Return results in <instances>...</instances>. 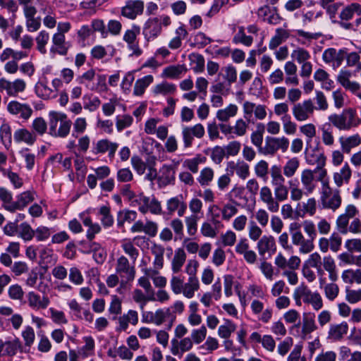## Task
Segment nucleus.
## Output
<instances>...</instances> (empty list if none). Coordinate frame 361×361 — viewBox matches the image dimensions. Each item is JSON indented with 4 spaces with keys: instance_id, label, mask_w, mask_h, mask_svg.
Listing matches in <instances>:
<instances>
[{
    "instance_id": "nucleus-11",
    "label": "nucleus",
    "mask_w": 361,
    "mask_h": 361,
    "mask_svg": "<svg viewBox=\"0 0 361 361\" xmlns=\"http://www.w3.org/2000/svg\"><path fill=\"white\" fill-rule=\"evenodd\" d=\"M358 214V210L353 204H348L343 214H340L336 221L338 231L342 234L348 232V226L350 219H353Z\"/></svg>"
},
{
    "instance_id": "nucleus-25",
    "label": "nucleus",
    "mask_w": 361,
    "mask_h": 361,
    "mask_svg": "<svg viewBox=\"0 0 361 361\" xmlns=\"http://www.w3.org/2000/svg\"><path fill=\"white\" fill-rule=\"evenodd\" d=\"M319 288L323 290L325 298L330 302L334 301L339 295L340 288L335 283L331 281L326 283V279L323 276L319 278Z\"/></svg>"
},
{
    "instance_id": "nucleus-13",
    "label": "nucleus",
    "mask_w": 361,
    "mask_h": 361,
    "mask_svg": "<svg viewBox=\"0 0 361 361\" xmlns=\"http://www.w3.org/2000/svg\"><path fill=\"white\" fill-rule=\"evenodd\" d=\"M305 159L308 164H317L319 167L326 165V157L319 151L318 147H312L310 143L306 144Z\"/></svg>"
},
{
    "instance_id": "nucleus-4",
    "label": "nucleus",
    "mask_w": 361,
    "mask_h": 361,
    "mask_svg": "<svg viewBox=\"0 0 361 361\" xmlns=\"http://www.w3.org/2000/svg\"><path fill=\"white\" fill-rule=\"evenodd\" d=\"M320 202L324 209L336 212L342 204L341 192L338 189H334L329 183H324L321 188Z\"/></svg>"
},
{
    "instance_id": "nucleus-58",
    "label": "nucleus",
    "mask_w": 361,
    "mask_h": 361,
    "mask_svg": "<svg viewBox=\"0 0 361 361\" xmlns=\"http://www.w3.org/2000/svg\"><path fill=\"white\" fill-rule=\"evenodd\" d=\"M186 71L187 69L184 65L169 66L164 69L162 75L169 78H178Z\"/></svg>"
},
{
    "instance_id": "nucleus-35",
    "label": "nucleus",
    "mask_w": 361,
    "mask_h": 361,
    "mask_svg": "<svg viewBox=\"0 0 361 361\" xmlns=\"http://www.w3.org/2000/svg\"><path fill=\"white\" fill-rule=\"evenodd\" d=\"M355 15L361 16V4L357 2H353L344 6L339 14V18L341 20L348 21Z\"/></svg>"
},
{
    "instance_id": "nucleus-15",
    "label": "nucleus",
    "mask_w": 361,
    "mask_h": 361,
    "mask_svg": "<svg viewBox=\"0 0 361 361\" xmlns=\"http://www.w3.org/2000/svg\"><path fill=\"white\" fill-rule=\"evenodd\" d=\"M145 4L141 0H128L121 8V15L128 19L134 20L142 14Z\"/></svg>"
},
{
    "instance_id": "nucleus-48",
    "label": "nucleus",
    "mask_w": 361,
    "mask_h": 361,
    "mask_svg": "<svg viewBox=\"0 0 361 361\" xmlns=\"http://www.w3.org/2000/svg\"><path fill=\"white\" fill-rule=\"evenodd\" d=\"M336 0H319L320 6L326 11L330 18L336 17L338 11L342 5L341 2H336Z\"/></svg>"
},
{
    "instance_id": "nucleus-3",
    "label": "nucleus",
    "mask_w": 361,
    "mask_h": 361,
    "mask_svg": "<svg viewBox=\"0 0 361 361\" xmlns=\"http://www.w3.org/2000/svg\"><path fill=\"white\" fill-rule=\"evenodd\" d=\"M291 241L293 245L299 247V252L306 255L310 253L314 248L312 240L306 239L301 231V224L293 221L288 226Z\"/></svg>"
},
{
    "instance_id": "nucleus-1",
    "label": "nucleus",
    "mask_w": 361,
    "mask_h": 361,
    "mask_svg": "<svg viewBox=\"0 0 361 361\" xmlns=\"http://www.w3.org/2000/svg\"><path fill=\"white\" fill-rule=\"evenodd\" d=\"M329 121L338 130H350L361 124V118L354 108H346L341 114H332L328 117Z\"/></svg>"
},
{
    "instance_id": "nucleus-53",
    "label": "nucleus",
    "mask_w": 361,
    "mask_h": 361,
    "mask_svg": "<svg viewBox=\"0 0 361 361\" xmlns=\"http://www.w3.org/2000/svg\"><path fill=\"white\" fill-rule=\"evenodd\" d=\"M37 10L24 13L26 19V27L29 32H35L41 26L40 18H36Z\"/></svg>"
},
{
    "instance_id": "nucleus-5",
    "label": "nucleus",
    "mask_w": 361,
    "mask_h": 361,
    "mask_svg": "<svg viewBox=\"0 0 361 361\" xmlns=\"http://www.w3.org/2000/svg\"><path fill=\"white\" fill-rule=\"evenodd\" d=\"M289 140L285 136L281 137H267L265 140V145L262 148L261 152L264 155H274L279 150L283 153L286 152L289 147Z\"/></svg>"
},
{
    "instance_id": "nucleus-38",
    "label": "nucleus",
    "mask_w": 361,
    "mask_h": 361,
    "mask_svg": "<svg viewBox=\"0 0 361 361\" xmlns=\"http://www.w3.org/2000/svg\"><path fill=\"white\" fill-rule=\"evenodd\" d=\"M313 292L305 284H300L293 292V298L296 305H301L302 300L305 303Z\"/></svg>"
},
{
    "instance_id": "nucleus-40",
    "label": "nucleus",
    "mask_w": 361,
    "mask_h": 361,
    "mask_svg": "<svg viewBox=\"0 0 361 361\" xmlns=\"http://www.w3.org/2000/svg\"><path fill=\"white\" fill-rule=\"evenodd\" d=\"M154 78L151 75H147L142 78L137 79L134 85L133 94L137 97L142 96L145 90L153 82Z\"/></svg>"
},
{
    "instance_id": "nucleus-60",
    "label": "nucleus",
    "mask_w": 361,
    "mask_h": 361,
    "mask_svg": "<svg viewBox=\"0 0 361 361\" xmlns=\"http://www.w3.org/2000/svg\"><path fill=\"white\" fill-rule=\"evenodd\" d=\"M17 233L18 237L24 241H30L34 238V229L27 222L21 223L18 226Z\"/></svg>"
},
{
    "instance_id": "nucleus-50",
    "label": "nucleus",
    "mask_w": 361,
    "mask_h": 361,
    "mask_svg": "<svg viewBox=\"0 0 361 361\" xmlns=\"http://www.w3.org/2000/svg\"><path fill=\"white\" fill-rule=\"evenodd\" d=\"M271 184L272 186L280 185L286 183V176L279 165H273L270 169Z\"/></svg>"
},
{
    "instance_id": "nucleus-19",
    "label": "nucleus",
    "mask_w": 361,
    "mask_h": 361,
    "mask_svg": "<svg viewBox=\"0 0 361 361\" xmlns=\"http://www.w3.org/2000/svg\"><path fill=\"white\" fill-rule=\"evenodd\" d=\"M259 199L267 205L269 212L272 213L279 212L280 208L279 203L276 201L275 196H273L272 192L268 186L264 185L260 188Z\"/></svg>"
},
{
    "instance_id": "nucleus-17",
    "label": "nucleus",
    "mask_w": 361,
    "mask_h": 361,
    "mask_svg": "<svg viewBox=\"0 0 361 361\" xmlns=\"http://www.w3.org/2000/svg\"><path fill=\"white\" fill-rule=\"evenodd\" d=\"M140 34V27L133 26L131 29L127 30L123 35V40L128 44V47L132 51V54L135 56H140L142 50L139 47L137 40V36Z\"/></svg>"
},
{
    "instance_id": "nucleus-62",
    "label": "nucleus",
    "mask_w": 361,
    "mask_h": 361,
    "mask_svg": "<svg viewBox=\"0 0 361 361\" xmlns=\"http://www.w3.org/2000/svg\"><path fill=\"white\" fill-rule=\"evenodd\" d=\"M133 299L137 303H140V308L142 310L148 301H155V296L153 294L145 295L140 289H135L133 292Z\"/></svg>"
},
{
    "instance_id": "nucleus-59",
    "label": "nucleus",
    "mask_w": 361,
    "mask_h": 361,
    "mask_svg": "<svg viewBox=\"0 0 361 361\" xmlns=\"http://www.w3.org/2000/svg\"><path fill=\"white\" fill-rule=\"evenodd\" d=\"M205 161L206 158L204 157L201 154H197L192 159H185L183 162V166L190 170L192 173H196L198 171L199 165L204 163Z\"/></svg>"
},
{
    "instance_id": "nucleus-2",
    "label": "nucleus",
    "mask_w": 361,
    "mask_h": 361,
    "mask_svg": "<svg viewBox=\"0 0 361 361\" xmlns=\"http://www.w3.org/2000/svg\"><path fill=\"white\" fill-rule=\"evenodd\" d=\"M49 130L52 137L64 138L70 133L72 122L67 115L55 111L49 113Z\"/></svg>"
},
{
    "instance_id": "nucleus-52",
    "label": "nucleus",
    "mask_w": 361,
    "mask_h": 361,
    "mask_svg": "<svg viewBox=\"0 0 361 361\" xmlns=\"http://www.w3.org/2000/svg\"><path fill=\"white\" fill-rule=\"evenodd\" d=\"M98 214L100 216V221L104 227L109 228L113 226L114 219L111 214L109 206L104 205L100 207L98 210Z\"/></svg>"
},
{
    "instance_id": "nucleus-51",
    "label": "nucleus",
    "mask_w": 361,
    "mask_h": 361,
    "mask_svg": "<svg viewBox=\"0 0 361 361\" xmlns=\"http://www.w3.org/2000/svg\"><path fill=\"white\" fill-rule=\"evenodd\" d=\"M159 182L164 185H167L173 183L175 180V171L173 167L164 165L160 170Z\"/></svg>"
},
{
    "instance_id": "nucleus-41",
    "label": "nucleus",
    "mask_w": 361,
    "mask_h": 361,
    "mask_svg": "<svg viewBox=\"0 0 361 361\" xmlns=\"http://www.w3.org/2000/svg\"><path fill=\"white\" fill-rule=\"evenodd\" d=\"M80 217L83 224L85 226L88 227V229L87 231V239L90 240H92L95 235L101 231V226L97 223H93L90 217L86 216L83 214H80Z\"/></svg>"
},
{
    "instance_id": "nucleus-46",
    "label": "nucleus",
    "mask_w": 361,
    "mask_h": 361,
    "mask_svg": "<svg viewBox=\"0 0 361 361\" xmlns=\"http://www.w3.org/2000/svg\"><path fill=\"white\" fill-rule=\"evenodd\" d=\"M238 111V108L235 104H230L226 108L218 110L216 117L221 122H226L231 118L235 116Z\"/></svg>"
},
{
    "instance_id": "nucleus-56",
    "label": "nucleus",
    "mask_w": 361,
    "mask_h": 361,
    "mask_svg": "<svg viewBox=\"0 0 361 361\" xmlns=\"http://www.w3.org/2000/svg\"><path fill=\"white\" fill-rule=\"evenodd\" d=\"M137 218V213L132 210H121L117 214V226L123 227L126 222L131 223Z\"/></svg>"
},
{
    "instance_id": "nucleus-9",
    "label": "nucleus",
    "mask_w": 361,
    "mask_h": 361,
    "mask_svg": "<svg viewBox=\"0 0 361 361\" xmlns=\"http://www.w3.org/2000/svg\"><path fill=\"white\" fill-rule=\"evenodd\" d=\"M26 88V82L24 80L17 78L13 81H9L4 78L0 79V91H5L9 97H17L19 93L24 92Z\"/></svg>"
},
{
    "instance_id": "nucleus-18",
    "label": "nucleus",
    "mask_w": 361,
    "mask_h": 361,
    "mask_svg": "<svg viewBox=\"0 0 361 361\" xmlns=\"http://www.w3.org/2000/svg\"><path fill=\"white\" fill-rule=\"evenodd\" d=\"M346 57V51L344 49L336 50L334 48H329L326 49L323 54L322 59L324 62L331 63L335 68L339 67Z\"/></svg>"
},
{
    "instance_id": "nucleus-32",
    "label": "nucleus",
    "mask_w": 361,
    "mask_h": 361,
    "mask_svg": "<svg viewBox=\"0 0 361 361\" xmlns=\"http://www.w3.org/2000/svg\"><path fill=\"white\" fill-rule=\"evenodd\" d=\"M352 176V171L348 164H345L343 167L333 174V179L335 185L340 188L343 184H348Z\"/></svg>"
},
{
    "instance_id": "nucleus-49",
    "label": "nucleus",
    "mask_w": 361,
    "mask_h": 361,
    "mask_svg": "<svg viewBox=\"0 0 361 361\" xmlns=\"http://www.w3.org/2000/svg\"><path fill=\"white\" fill-rule=\"evenodd\" d=\"M300 160L298 157H292L287 160L283 166V173L286 178H292L300 167Z\"/></svg>"
},
{
    "instance_id": "nucleus-43",
    "label": "nucleus",
    "mask_w": 361,
    "mask_h": 361,
    "mask_svg": "<svg viewBox=\"0 0 361 361\" xmlns=\"http://www.w3.org/2000/svg\"><path fill=\"white\" fill-rule=\"evenodd\" d=\"M290 36V33L287 30L283 28H277L275 35L271 37L269 48L271 50L275 49L281 44L284 42Z\"/></svg>"
},
{
    "instance_id": "nucleus-10",
    "label": "nucleus",
    "mask_w": 361,
    "mask_h": 361,
    "mask_svg": "<svg viewBox=\"0 0 361 361\" xmlns=\"http://www.w3.org/2000/svg\"><path fill=\"white\" fill-rule=\"evenodd\" d=\"M205 130L201 123L192 126H183L182 128L183 142L185 147H190L194 137L200 139L204 135Z\"/></svg>"
},
{
    "instance_id": "nucleus-54",
    "label": "nucleus",
    "mask_w": 361,
    "mask_h": 361,
    "mask_svg": "<svg viewBox=\"0 0 361 361\" xmlns=\"http://www.w3.org/2000/svg\"><path fill=\"white\" fill-rule=\"evenodd\" d=\"M188 31L183 26H180L176 30V37L172 38L169 43V47L171 49H177L181 47L182 40L188 36Z\"/></svg>"
},
{
    "instance_id": "nucleus-64",
    "label": "nucleus",
    "mask_w": 361,
    "mask_h": 361,
    "mask_svg": "<svg viewBox=\"0 0 361 361\" xmlns=\"http://www.w3.org/2000/svg\"><path fill=\"white\" fill-rule=\"evenodd\" d=\"M214 171L210 167H204L200 171L197 181L202 186H208L213 180Z\"/></svg>"
},
{
    "instance_id": "nucleus-28",
    "label": "nucleus",
    "mask_w": 361,
    "mask_h": 361,
    "mask_svg": "<svg viewBox=\"0 0 361 361\" xmlns=\"http://www.w3.org/2000/svg\"><path fill=\"white\" fill-rule=\"evenodd\" d=\"M348 324L346 322L340 324H331L328 331V339L333 341H340L348 334Z\"/></svg>"
},
{
    "instance_id": "nucleus-61",
    "label": "nucleus",
    "mask_w": 361,
    "mask_h": 361,
    "mask_svg": "<svg viewBox=\"0 0 361 361\" xmlns=\"http://www.w3.org/2000/svg\"><path fill=\"white\" fill-rule=\"evenodd\" d=\"M221 229H223V228L212 224L211 221H205L201 226L200 232L204 237L214 238L218 235Z\"/></svg>"
},
{
    "instance_id": "nucleus-22",
    "label": "nucleus",
    "mask_w": 361,
    "mask_h": 361,
    "mask_svg": "<svg viewBox=\"0 0 361 361\" xmlns=\"http://www.w3.org/2000/svg\"><path fill=\"white\" fill-rule=\"evenodd\" d=\"M300 178L302 188L309 195L312 194L317 188L314 171L310 169H303L300 173Z\"/></svg>"
},
{
    "instance_id": "nucleus-6",
    "label": "nucleus",
    "mask_w": 361,
    "mask_h": 361,
    "mask_svg": "<svg viewBox=\"0 0 361 361\" xmlns=\"http://www.w3.org/2000/svg\"><path fill=\"white\" fill-rule=\"evenodd\" d=\"M314 114V104L311 99H305L292 106V114L298 122L310 119Z\"/></svg>"
},
{
    "instance_id": "nucleus-23",
    "label": "nucleus",
    "mask_w": 361,
    "mask_h": 361,
    "mask_svg": "<svg viewBox=\"0 0 361 361\" xmlns=\"http://www.w3.org/2000/svg\"><path fill=\"white\" fill-rule=\"evenodd\" d=\"M193 347L192 340L185 337L180 341L177 338L171 340V352L173 355L182 357L183 353L190 351Z\"/></svg>"
},
{
    "instance_id": "nucleus-14",
    "label": "nucleus",
    "mask_w": 361,
    "mask_h": 361,
    "mask_svg": "<svg viewBox=\"0 0 361 361\" xmlns=\"http://www.w3.org/2000/svg\"><path fill=\"white\" fill-rule=\"evenodd\" d=\"M169 309H158L155 312L142 311V322L160 326L164 322L166 318L169 316Z\"/></svg>"
},
{
    "instance_id": "nucleus-30",
    "label": "nucleus",
    "mask_w": 361,
    "mask_h": 361,
    "mask_svg": "<svg viewBox=\"0 0 361 361\" xmlns=\"http://www.w3.org/2000/svg\"><path fill=\"white\" fill-rule=\"evenodd\" d=\"M351 73L347 70H341L338 75V81L346 90L356 94L360 89V85L357 82L350 80Z\"/></svg>"
},
{
    "instance_id": "nucleus-24",
    "label": "nucleus",
    "mask_w": 361,
    "mask_h": 361,
    "mask_svg": "<svg viewBox=\"0 0 361 361\" xmlns=\"http://www.w3.org/2000/svg\"><path fill=\"white\" fill-rule=\"evenodd\" d=\"M187 204L182 195L171 197L166 202V209L169 214L177 211L178 216H183L186 211Z\"/></svg>"
},
{
    "instance_id": "nucleus-7",
    "label": "nucleus",
    "mask_w": 361,
    "mask_h": 361,
    "mask_svg": "<svg viewBox=\"0 0 361 361\" xmlns=\"http://www.w3.org/2000/svg\"><path fill=\"white\" fill-rule=\"evenodd\" d=\"M116 271L121 278V285L133 281L135 276L134 264L130 265L129 260L123 255L119 257L116 260Z\"/></svg>"
},
{
    "instance_id": "nucleus-12",
    "label": "nucleus",
    "mask_w": 361,
    "mask_h": 361,
    "mask_svg": "<svg viewBox=\"0 0 361 361\" xmlns=\"http://www.w3.org/2000/svg\"><path fill=\"white\" fill-rule=\"evenodd\" d=\"M250 308L253 314L257 316L258 320L262 323H269L273 317L272 307L264 308V303L257 299L252 301Z\"/></svg>"
},
{
    "instance_id": "nucleus-47",
    "label": "nucleus",
    "mask_w": 361,
    "mask_h": 361,
    "mask_svg": "<svg viewBox=\"0 0 361 361\" xmlns=\"http://www.w3.org/2000/svg\"><path fill=\"white\" fill-rule=\"evenodd\" d=\"M322 256L317 252L310 254L307 259L304 262V264L315 268L319 278L324 276V269L322 267Z\"/></svg>"
},
{
    "instance_id": "nucleus-42",
    "label": "nucleus",
    "mask_w": 361,
    "mask_h": 361,
    "mask_svg": "<svg viewBox=\"0 0 361 361\" xmlns=\"http://www.w3.org/2000/svg\"><path fill=\"white\" fill-rule=\"evenodd\" d=\"M150 250L154 257L153 266L158 269H162L164 267V255L165 252V248L161 245L154 243L152 245Z\"/></svg>"
},
{
    "instance_id": "nucleus-20",
    "label": "nucleus",
    "mask_w": 361,
    "mask_h": 361,
    "mask_svg": "<svg viewBox=\"0 0 361 361\" xmlns=\"http://www.w3.org/2000/svg\"><path fill=\"white\" fill-rule=\"evenodd\" d=\"M300 326L301 331L299 333L298 336L302 339H305L307 335L310 334L317 329L314 320V316L311 314H304L302 324L299 322L293 326V328L300 329Z\"/></svg>"
},
{
    "instance_id": "nucleus-37",
    "label": "nucleus",
    "mask_w": 361,
    "mask_h": 361,
    "mask_svg": "<svg viewBox=\"0 0 361 361\" xmlns=\"http://www.w3.org/2000/svg\"><path fill=\"white\" fill-rule=\"evenodd\" d=\"M186 260V253L183 248H178L175 250L174 255L171 260V270L173 274L179 273Z\"/></svg>"
},
{
    "instance_id": "nucleus-16",
    "label": "nucleus",
    "mask_w": 361,
    "mask_h": 361,
    "mask_svg": "<svg viewBox=\"0 0 361 361\" xmlns=\"http://www.w3.org/2000/svg\"><path fill=\"white\" fill-rule=\"evenodd\" d=\"M162 27L159 18H149L143 27V35L147 41L154 40L161 32Z\"/></svg>"
},
{
    "instance_id": "nucleus-21",
    "label": "nucleus",
    "mask_w": 361,
    "mask_h": 361,
    "mask_svg": "<svg viewBox=\"0 0 361 361\" xmlns=\"http://www.w3.org/2000/svg\"><path fill=\"white\" fill-rule=\"evenodd\" d=\"M257 249L260 257L271 256L276 250L275 239L271 235H263L257 243Z\"/></svg>"
},
{
    "instance_id": "nucleus-8",
    "label": "nucleus",
    "mask_w": 361,
    "mask_h": 361,
    "mask_svg": "<svg viewBox=\"0 0 361 361\" xmlns=\"http://www.w3.org/2000/svg\"><path fill=\"white\" fill-rule=\"evenodd\" d=\"M6 110L11 115L24 121H27L33 113L32 109L28 104L20 103L17 100L10 101L7 104Z\"/></svg>"
},
{
    "instance_id": "nucleus-33",
    "label": "nucleus",
    "mask_w": 361,
    "mask_h": 361,
    "mask_svg": "<svg viewBox=\"0 0 361 361\" xmlns=\"http://www.w3.org/2000/svg\"><path fill=\"white\" fill-rule=\"evenodd\" d=\"M343 152L349 154L353 148L361 144V137L359 134H354L348 137L341 136L338 139Z\"/></svg>"
},
{
    "instance_id": "nucleus-26",
    "label": "nucleus",
    "mask_w": 361,
    "mask_h": 361,
    "mask_svg": "<svg viewBox=\"0 0 361 361\" xmlns=\"http://www.w3.org/2000/svg\"><path fill=\"white\" fill-rule=\"evenodd\" d=\"M118 147V143L111 142L108 139H102L98 140L95 144L94 152L95 154H104L108 152L109 157L110 159H113Z\"/></svg>"
},
{
    "instance_id": "nucleus-44",
    "label": "nucleus",
    "mask_w": 361,
    "mask_h": 361,
    "mask_svg": "<svg viewBox=\"0 0 361 361\" xmlns=\"http://www.w3.org/2000/svg\"><path fill=\"white\" fill-rule=\"evenodd\" d=\"M199 279L188 278L186 283H183L181 293L185 298L190 299L194 297L195 293L200 289Z\"/></svg>"
},
{
    "instance_id": "nucleus-27",
    "label": "nucleus",
    "mask_w": 361,
    "mask_h": 361,
    "mask_svg": "<svg viewBox=\"0 0 361 361\" xmlns=\"http://www.w3.org/2000/svg\"><path fill=\"white\" fill-rule=\"evenodd\" d=\"M37 136L35 133L25 128H18L13 133V140L16 143H24L31 146L36 142Z\"/></svg>"
},
{
    "instance_id": "nucleus-63",
    "label": "nucleus",
    "mask_w": 361,
    "mask_h": 361,
    "mask_svg": "<svg viewBox=\"0 0 361 361\" xmlns=\"http://www.w3.org/2000/svg\"><path fill=\"white\" fill-rule=\"evenodd\" d=\"M121 247L123 252L129 256L133 262H135L139 256V250L135 247L133 243L129 240H124L122 241Z\"/></svg>"
},
{
    "instance_id": "nucleus-39",
    "label": "nucleus",
    "mask_w": 361,
    "mask_h": 361,
    "mask_svg": "<svg viewBox=\"0 0 361 361\" xmlns=\"http://www.w3.org/2000/svg\"><path fill=\"white\" fill-rule=\"evenodd\" d=\"M35 91L37 95L43 99H53L56 97V90L48 86L45 82H39L35 85Z\"/></svg>"
},
{
    "instance_id": "nucleus-31",
    "label": "nucleus",
    "mask_w": 361,
    "mask_h": 361,
    "mask_svg": "<svg viewBox=\"0 0 361 361\" xmlns=\"http://www.w3.org/2000/svg\"><path fill=\"white\" fill-rule=\"evenodd\" d=\"M322 267L324 271L328 273L329 279L332 282H336L338 279L336 264L334 259L330 256H324L322 262Z\"/></svg>"
},
{
    "instance_id": "nucleus-57",
    "label": "nucleus",
    "mask_w": 361,
    "mask_h": 361,
    "mask_svg": "<svg viewBox=\"0 0 361 361\" xmlns=\"http://www.w3.org/2000/svg\"><path fill=\"white\" fill-rule=\"evenodd\" d=\"M235 330L236 325L232 321L225 319L224 324L219 327L218 335L222 338L228 339Z\"/></svg>"
},
{
    "instance_id": "nucleus-45",
    "label": "nucleus",
    "mask_w": 361,
    "mask_h": 361,
    "mask_svg": "<svg viewBox=\"0 0 361 361\" xmlns=\"http://www.w3.org/2000/svg\"><path fill=\"white\" fill-rule=\"evenodd\" d=\"M207 214L212 224L217 225V227L224 228V224L221 219V209L219 205L214 204L209 205Z\"/></svg>"
},
{
    "instance_id": "nucleus-55",
    "label": "nucleus",
    "mask_w": 361,
    "mask_h": 361,
    "mask_svg": "<svg viewBox=\"0 0 361 361\" xmlns=\"http://www.w3.org/2000/svg\"><path fill=\"white\" fill-rule=\"evenodd\" d=\"M221 75L225 82L231 85L237 80V70L232 65H228L221 68L219 76Z\"/></svg>"
},
{
    "instance_id": "nucleus-34",
    "label": "nucleus",
    "mask_w": 361,
    "mask_h": 361,
    "mask_svg": "<svg viewBox=\"0 0 361 361\" xmlns=\"http://www.w3.org/2000/svg\"><path fill=\"white\" fill-rule=\"evenodd\" d=\"M289 185L290 198L293 202L300 201L304 196L309 195L308 192L300 187V183L297 178L290 179L288 182Z\"/></svg>"
},
{
    "instance_id": "nucleus-29",
    "label": "nucleus",
    "mask_w": 361,
    "mask_h": 361,
    "mask_svg": "<svg viewBox=\"0 0 361 361\" xmlns=\"http://www.w3.org/2000/svg\"><path fill=\"white\" fill-rule=\"evenodd\" d=\"M28 305L33 310L46 309L50 303L48 297H41L34 291H30L27 294Z\"/></svg>"
},
{
    "instance_id": "nucleus-36",
    "label": "nucleus",
    "mask_w": 361,
    "mask_h": 361,
    "mask_svg": "<svg viewBox=\"0 0 361 361\" xmlns=\"http://www.w3.org/2000/svg\"><path fill=\"white\" fill-rule=\"evenodd\" d=\"M13 207L10 209V212H15L16 210L23 209L29 203L34 200L33 194L30 191H25L17 196Z\"/></svg>"
}]
</instances>
